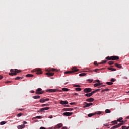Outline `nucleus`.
<instances>
[{
    "mask_svg": "<svg viewBox=\"0 0 129 129\" xmlns=\"http://www.w3.org/2000/svg\"><path fill=\"white\" fill-rule=\"evenodd\" d=\"M86 101H87V102H93V101H94V99L92 98H90L89 99H87L86 100Z\"/></svg>",
    "mask_w": 129,
    "mask_h": 129,
    "instance_id": "obj_13",
    "label": "nucleus"
},
{
    "mask_svg": "<svg viewBox=\"0 0 129 129\" xmlns=\"http://www.w3.org/2000/svg\"><path fill=\"white\" fill-rule=\"evenodd\" d=\"M95 92H96L95 91H95H93L91 93V94H92V95H93V94L94 93H95Z\"/></svg>",
    "mask_w": 129,
    "mask_h": 129,
    "instance_id": "obj_48",
    "label": "nucleus"
},
{
    "mask_svg": "<svg viewBox=\"0 0 129 129\" xmlns=\"http://www.w3.org/2000/svg\"><path fill=\"white\" fill-rule=\"evenodd\" d=\"M73 87H80L81 86L80 85H74Z\"/></svg>",
    "mask_w": 129,
    "mask_h": 129,
    "instance_id": "obj_38",
    "label": "nucleus"
},
{
    "mask_svg": "<svg viewBox=\"0 0 129 129\" xmlns=\"http://www.w3.org/2000/svg\"><path fill=\"white\" fill-rule=\"evenodd\" d=\"M26 77H33V76H34V75H33V74H28L27 75H26Z\"/></svg>",
    "mask_w": 129,
    "mask_h": 129,
    "instance_id": "obj_27",
    "label": "nucleus"
},
{
    "mask_svg": "<svg viewBox=\"0 0 129 129\" xmlns=\"http://www.w3.org/2000/svg\"><path fill=\"white\" fill-rule=\"evenodd\" d=\"M26 126L24 124L21 125H18L17 126L18 129H22L24 128Z\"/></svg>",
    "mask_w": 129,
    "mask_h": 129,
    "instance_id": "obj_15",
    "label": "nucleus"
},
{
    "mask_svg": "<svg viewBox=\"0 0 129 129\" xmlns=\"http://www.w3.org/2000/svg\"><path fill=\"white\" fill-rule=\"evenodd\" d=\"M74 95L77 96V95H78V93H75L74 94Z\"/></svg>",
    "mask_w": 129,
    "mask_h": 129,
    "instance_id": "obj_63",
    "label": "nucleus"
},
{
    "mask_svg": "<svg viewBox=\"0 0 129 129\" xmlns=\"http://www.w3.org/2000/svg\"><path fill=\"white\" fill-rule=\"evenodd\" d=\"M110 110L107 109L105 110V113H110Z\"/></svg>",
    "mask_w": 129,
    "mask_h": 129,
    "instance_id": "obj_29",
    "label": "nucleus"
},
{
    "mask_svg": "<svg viewBox=\"0 0 129 129\" xmlns=\"http://www.w3.org/2000/svg\"><path fill=\"white\" fill-rule=\"evenodd\" d=\"M62 126H63V124L62 123H59V124L55 125V126L54 127V128L55 129L61 128V127H62Z\"/></svg>",
    "mask_w": 129,
    "mask_h": 129,
    "instance_id": "obj_10",
    "label": "nucleus"
},
{
    "mask_svg": "<svg viewBox=\"0 0 129 129\" xmlns=\"http://www.w3.org/2000/svg\"><path fill=\"white\" fill-rule=\"evenodd\" d=\"M63 110H64V111H72L73 108H64Z\"/></svg>",
    "mask_w": 129,
    "mask_h": 129,
    "instance_id": "obj_16",
    "label": "nucleus"
},
{
    "mask_svg": "<svg viewBox=\"0 0 129 129\" xmlns=\"http://www.w3.org/2000/svg\"><path fill=\"white\" fill-rule=\"evenodd\" d=\"M37 112H43V110L42 108L40 109L39 110L37 111Z\"/></svg>",
    "mask_w": 129,
    "mask_h": 129,
    "instance_id": "obj_45",
    "label": "nucleus"
},
{
    "mask_svg": "<svg viewBox=\"0 0 129 129\" xmlns=\"http://www.w3.org/2000/svg\"><path fill=\"white\" fill-rule=\"evenodd\" d=\"M121 125H123V123H121L118 124V126L119 127H120V126H121Z\"/></svg>",
    "mask_w": 129,
    "mask_h": 129,
    "instance_id": "obj_42",
    "label": "nucleus"
},
{
    "mask_svg": "<svg viewBox=\"0 0 129 129\" xmlns=\"http://www.w3.org/2000/svg\"><path fill=\"white\" fill-rule=\"evenodd\" d=\"M94 65H98V64L97 63V62L95 61L94 63Z\"/></svg>",
    "mask_w": 129,
    "mask_h": 129,
    "instance_id": "obj_57",
    "label": "nucleus"
},
{
    "mask_svg": "<svg viewBox=\"0 0 129 129\" xmlns=\"http://www.w3.org/2000/svg\"><path fill=\"white\" fill-rule=\"evenodd\" d=\"M99 70H100V69H95L93 70V71H95V72H97V71H98Z\"/></svg>",
    "mask_w": 129,
    "mask_h": 129,
    "instance_id": "obj_50",
    "label": "nucleus"
},
{
    "mask_svg": "<svg viewBox=\"0 0 129 129\" xmlns=\"http://www.w3.org/2000/svg\"><path fill=\"white\" fill-rule=\"evenodd\" d=\"M93 115H95V113H90L88 115V117H91V116H93Z\"/></svg>",
    "mask_w": 129,
    "mask_h": 129,
    "instance_id": "obj_25",
    "label": "nucleus"
},
{
    "mask_svg": "<svg viewBox=\"0 0 129 129\" xmlns=\"http://www.w3.org/2000/svg\"><path fill=\"white\" fill-rule=\"evenodd\" d=\"M24 77H17L16 78H15V80H19L20 79H23Z\"/></svg>",
    "mask_w": 129,
    "mask_h": 129,
    "instance_id": "obj_24",
    "label": "nucleus"
},
{
    "mask_svg": "<svg viewBox=\"0 0 129 129\" xmlns=\"http://www.w3.org/2000/svg\"><path fill=\"white\" fill-rule=\"evenodd\" d=\"M101 113V112H100V111H98V112L96 113V114H98V115L100 114Z\"/></svg>",
    "mask_w": 129,
    "mask_h": 129,
    "instance_id": "obj_54",
    "label": "nucleus"
},
{
    "mask_svg": "<svg viewBox=\"0 0 129 129\" xmlns=\"http://www.w3.org/2000/svg\"><path fill=\"white\" fill-rule=\"evenodd\" d=\"M105 126H108V124H104Z\"/></svg>",
    "mask_w": 129,
    "mask_h": 129,
    "instance_id": "obj_62",
    "label": "nucleus"
},
{
    "mask_svg": "<svg viewBox=\"0 0 129 129\" xmlns=\"http://www.w3.org/2000/svg\"><path fill=\"white\" fill-rule=\"evenodd\" d=\"M79 70L77 69V68L75 67H73L72 68V71H67L65 72V74H72V73H74V72H77V71H79Z\"/></svg>",
    "mask_w": 129,
    "mask_h": 129,
    "instance_id": "obj_2",
    "label": "nucleus"
},
{
    "mask_svg": "<svg viewBox=\"0 0 129 129\" xmlns=\"http://www.w3.org/2000/svg\"><path fill=\"white\" fill-rule=\"evenodd\" d=\"M115 66H116V67H117V68H121L122 67L121 65L118 63H115Z\"/></svg>",
    "mask_w": 129,
    "mask_h": 129,
    "instance_id": "obj_23",
    "label": "nucleus"
},
{
    "mask_svg": "<svg viewBox=\"0 0 129 129\" xmlns=\"http://www.w3.org/2000/svg\"><path fill=\"white\" fill-rule=\"evenodd\" d=\"M106 84H107L108 85H112L113 84V83L111 82H106Z\"/></svg>",
    "mask_w": 129,
    "mask_h": 129,
    "instance_id": "obj_28",
    "label": "nucleus"
},
{
    "mask_svg": "<svg viewBox=\"0 0 129 129\" xmlns=\"http://www.w3.org/2000/svg\"><path fill=\"white\" fill-rule=\"evenodd\" d=\"M118 127H119L118 126V125H115V126H113V127H112L111 129L118 128Z\"/></svg>",
    "mask_w": 129,
    "mask_h": 129,
    "instance_id": "obj_26",
    "label": "nucleus"
},
{
    "mask_svg": "<svg viewBox=\"0 0 129 129\" xmlns=\"http://www.w3.org/2000/svg\"><path fill=\"white\" fill-rule=\"evenodd\" d=\"M106 60H108V61H110V60H111V57H109V56L106 57Z\"/></svg>",
    "mask_w": 129,
    "mask_h": 129,
    "instance_id": "obj_31",
    "label": "nucleus"
},
{
    "mask_svg": "<svg viewBox=\"0 0 129 129\" xmlns=\"http://www.w3.org/2000/svg\"><path fill=\"white\" fill-rule=\"evenodd\" d=\"M62 129H67V127H63L62 128Z\"/></svg>",
    "mask_w": 129,
    "mask_h": 129,
    "instance_id": "obj_64",
    "label": "nucleus"
},
{
    "mask_svg": "<svg viewBox=\"0 0 129 129\" xmlns=\"http://www.w3.org/2000/svg\"><path fill=\"white\" fill-rule=\"evenodd\" d=\"M59 90L57 89H48L46 90V92H56V91H58Z\"/></svg>",
    "mask_w": 129,
    "mask_h": 129,
    "instance_id": "obj_6",
    "label": "nucleus"
},
{
    "mask_svg": "<svg viewBox=\"0 0 129 129\" xmlns=\"http://www.w3.org/2000/svg\"><path fill=\"white\" fill-rule=\"evenodd\" d=\"M99 90H100V89H97L95 90V91H96V92H97V91H99Z\"/></svg>",
    "mask_w": 129,
    "mask_h": 129,
    "instance_id": "obj_55",
    "label": "nucleus"
},
{
    "mask_svg": "<svg viewBox=\"0 0 129 129\" xmlns=\"http://www.w3.org/2000/svg\"><path fill=\"white\" fill-rule=\"evenodd\" d=\"M111 81L112 82H114V81H115V79H111Z\"/></svg>",
    "mask_w": 129,
    "mask_h": 129,
    "instance_id": "obj_49",
    "label": "nucleus"
},
{
    "mask_svg": "<svg viewBox=\"0 0 129 129\" xmlns=\"http://www.w3.org/2000/svg\"><path fill=\"white\" fill-rule=\"evenodd\" d=\"M112 123H113V124H117V121L115 120V121H113L111 122Z\"/></svg>",
    "mask_w": 129,
    "mask_h": 129,
    "instance_id": "obj_36",
    "label": "nucleus"
},
{
    "mask_svg": "<svg viewBox=\"0 0 129 129\" xmlns=\"http://www.w3.org/2000/svg\"><path fill=\"white\" fill-rule=\"evenodd\" d=\"M126 126H122V129H126Z\"/></svg>",
    "mask_w": 129,
    "mask_h": 129,
    "instance_id": "obj_53",
    "label": "nucleus"
},
{
    "mask_svg": "<svg viewBox=\"0 0 129 129\" xmlns=\"http://www.w3.org/2000/svg\"><path fill=\"white\" fill-rule=\"evenodd\" d=\"M5 83H11V81H7V82H6Z\"/></svg>",
    "mask_w": 129,
    "mask_h": 129,
    "instance_id": "obj_61",
    "label": "nucleus"
},
{
    "mask_svg": "<svg viewBox=\"0 0 129 129\" xmlns=\"http://www.w3.org/2000/svg\"><path fill=\"white\" fill-rule=\"evenodd\" d=\"M40 129H46V128L44 127H41L40 128Z\"/></svg>",
    "mask_w": 129,
    "mask_h": 129,
    "instance_id": "obj_60",
    "label": "nucleus"
},
{
    "mask_svg": "<svg viewBox=\"0 0 129 129\" xmlns=\"http://www.w3.org/2000/svg\"><path fill=\"white\" fill-rule=\"evenodd\" d=\"M23 124L25 125V124H27V122L26 121H24L23 122Z\"/></svg>",
    "mask_w": 129,
    "mask_h": 129,
    "instance_id": "obj_58",
    "label": "nucleus"
},
{
    "mask_svg": "<svg viewBox=\"0 0 129 129\" xmlns=\"http://www.w3.org/2000/svg\"><path fill=\"white\" fill-rule=\"evenodd\" d=\"M101 84H102L100 83H96V84H94V87H97V86H100Z\"/></svg>",
    "mask_w": 129,
    "mask_h": 129,
    "instance_id": "obj_18",
    "label": "nucleus"
},
{
    "mask_svg": "<svg viewBox=\"0 0 129 129\" xmlns=\"http://www.w3.org/2000/svg\"><path fill=\"white\" fill-rule=\"evenodd\" d=\"M48 118H50V119H52L53 118V115H51L49 116Z\"/></svg>",
    "mask_w": 129,
    "mask_h": 129,
    "instance_id": "obj_52",
    "label": "nucleus"
},
{
    "mask_svg": "<svg viewBox=\"0 0 129 129\" xmlns=\"http://www.w3.org/2000/svg\"><path fill=\"white\" fill-rule=\"evenodd\" d=\"M122 119H123V118H122V117H120L119 118H118L117 119V121H118L119 122H121V120H122Z\"/></svg>",
    "mask_w": 129,
    "mask_h": 129,
    "instance_id": "obj_34",
    "label": "nucleus"
},
{
    "mask_svg": "<svg viewBox=\"0 0 129 129\" xmlns=\"http://www.w3.org/2000/svg\"><path fill=\"white\" fill-rule=\"evenodd\" d=\"M86 75V73H81L79 74V76H85Z\"/></svg>",
    "mask_w": 129,
    "mask_h": 129,
    "instance_id": "obj_32",
    "label": "nucleus"
},
{
    "mask_svg": "<svg viewBox=\"0 0 129 129\" xmlns=\"http://www.w3.org/2000/svg\"><path fill=\"white\" fill-rule=\"evenodd\" d=\"M111 59L112 61H115V60H118V59H119V57L117 56H111Z\"/></svg>",
    "mask_w": 129,
    "mask_h": 129,
    "instance_id": "obj_8",
    "label": "nucleus"
},
{
    "mask_svg": "<svg viewBox=\"0 0 129 129\" xmlns=\"http://www.w3.org/2000/svg\"><path fill=\"white\" fill-rule=\"evenodd\" d=\"M62 90L63 91H68V90H69V89H67V88H63L62 89Z\"/></svg>",
    "mask_w": 129,
    "mask_h": 129,
    "instance_id": "obj_35",
    "label": "nucleus"
},
{
    "mask_svg": "<svg viewBox=\"0 0 129 129\" xmlns=\"http://www.w3.org/2000/svg\"><path fill=\"white\" fill-rule=\"evenodd\" d=\"M108 70H111V71H116V69L110 67V68H108Z\"/></svg>",
    "mask_w": 129,
    "mask_h": 129,
    "instance_id": "obj_21",
    "label": "nucleus"
},
{
    "mask_svg": "<svg viewBox=\"0 0 129 129\" xmlns=\"http://www.w3.org/2000/svg\"><path fill=\"white\" fill-rule=\"evenodd\" d=\"M95 82H97L98 83H100V81L99 80H96Z\"/></svg>",
    "mask_w": 129,
    "mask_h": 129,
    "instance_id": "obj_47",
    "label": "nucleus"
},
{
    "mask_svg": "<svg viewBox=\"0 0 129 129\" xmlns=\"http://www.w3.org/2000/svg\"><path fill=\"white\" fill-rule=\"evenodd\" d=\"M60 104H62V105H64V104H68V101H61L60 102Z\"/></svg>",
    "mask_w": 129,
    "mask_h": 129,
    "instance_id": "obj_14",
    "label": "nucleus"
},
{
    "mask_svg": "<svg viewBox=\"0 0 129 129\" xmlns=\"http://www.w3.org/2000/svg\"><path fill=\"white\" fill-rule=\"evenodd\" d=\"M43 117L41 116H37L33 117V119H37V118H38V119H41Z\"/></svg>",
    "mask_w": 129,
    "mask_h": 129,
    "instance_id": "obj_19",
    "label": "nucleus"
},
{
    "mask_svg": "<svg viewBox=\"0 0 129 129\" xmlns=\"http://www.w3.org/2000/svg\"><path fill=\"white\" fill-rule=\"evenodd\" d=\"M41 106H42V107H45V106H49V104H43L41 105Z\"/></svg>",
    "mask_w": 129,
    "mask_h": 129,
    "instance_id": "obj_33",
    "label": "nucleus"
},
{
    "mask_svg": "<svg viewBox=\"0 0 129 129\" xmlns=\"http://www.w3.org/2000/svg\"><path fill=\"white\" fill-rule=\"evenodd\" d=\"M40 102H41V103H44V102H45V99H41L39 100Z\"/></svg>",
    "mask_w": 129,
    "mask_h": 129,
    "instance_id": "obj_30",
    "label": "nucleus"
},
{
    "mask_svg": "<svg viewBox=\"0 0 129 129\" xmlns=\"http://www.w3.org/2000/svg\"><path fill=\"white\" fill-rule=\"evenodd\" d=\"M70 105H74L76 104V103H75V102L70 103Z\"/></svg>",
    "mask_w": 129,
    "mask_h": 129,
    "instance_id": "obj_46",
    "label": "nucleus"
},
{
    "mask_svg": "<svg viewBox=\"0 0 129 129\" xmlns=\"http://www.w3.org/2000/svg\"><path fill=\"white\" fill-rule=\"evenodd\" d=\"M42 109V111H45V110H49L50 109V107H47L41 108Z\"/></svg>",
    "mask_w": 129,
    "mask_h": 129,
    "instance_id": "obj_20",
    "label": "nucleus"
},
{
    "mask_svg": "<svg viewBox=\"0 0 129 129\" xmlns=\"http://www.w3.org/2000/svg\"><path fill=\"white\" fill-rule=\"evenodd\" d=\"M106 62H107V60H104L101 62V64H105Z\"/></svg>",
    "mask_w": 129,
    "mask_h": 129,
    "instance_id": "obj_43",
    "label": "nucleus"
},
{
    "mask_svg": "<svg viewBox=\"0 0 129 129\" xmlns=\"http://www.w3.org/2000/svg\"><path fill=\"white\" fill-rule=\"evenodd\" d=\"M1 125H4V124H6V122L5 121H2L1 122Z\"/></svg>",
    "mask_w": 129,
    "mask_h": 129,
    "instance_id": "obj_44",
    "label": "nucleus"
},
{
    "mask_svg": "<svg viewBox=\"0 0 129 129\" xmlns=\"http://www.w3.org/2000/svg\"><path fill=\"white\" fill-rule=\"evenodd\" d=\"M120 122L124 124V123H125V121H121V122Z\"/></svg>",
    "mask_w": 129,
    "mask_h": 129,
    "instance_id": "obj_56",
    "label": "nucleus"
},
{
    "mask_svg": "<svg viewBox=\"0 0 129 129\" xmlns=\"http://www.w3.org/2000/svg\"><path fill=\"white\" fill-rule=\"evenodd\" d=\"M108 64L109 65H113V61H109Z\"/></svg>",
    "mask_w": 129,
    "mask_h": 129,
    "instance_id": "obj_41",
    "label": "nucleus"
},
{
    "mask_svg": "<svg viewBox=\"0 0 129 129\" xmlns=\"http://www.w3.org/2000/svg\"><path fill=\"white\" fill-rule=\"evenodd\" d=\"M75 90H76V91H81V88H75Z\"/></svg>",
    "mask_w": 129,
    "mask_h": 129,
    "instance_id": "obj_37",
    "label": "nucleus"
},
{
    "mask_svg": "<svg viewBox=\"0 0 129 129\" xmlns=\"http://www.w3.org/2000/svg\"><path fill=\"white\" fill-rule=\"evenodd\" d=\"M33 98H34V99H39V98H41V96H33Z\"/></svg>",
    "mask_w": 129,
    "mask_h": 129,
    "instance_id": "obj_17",
    "label": "nucleus"
},
{
    "mask_svg": "<svg viewBox=\"0 0 129 129\" xmlns=\"http://www.w3.org/2000/svg\"><path fill=\"white\" fill-rule=\"evenodd\" d=\"M54 73L53 72H47L46 73V75L48 77H50L51 76H53L54 75Z\"/></svg>",
    "mask_w": 129,
    "mask_h": 129,
    "instance_id": "obj_12",
    "label": "nucleus"
},
{
    "mask_svg": "<svg viewBox=\"0 0 129 129\" xmlns=\"http://www.w3.org/2000/svg\"><path fill=\"white\" fill-rule=\"evenodd\" d=\"M84 106L83 108H86V107H89V106H91V105H93V103H88L87 102H84Z\"/></svg>",
    "mask_w": 129,
    "mask_h": 129,
    "instance_id": "obj_4",
    "label": "nucleus"
},
{
    "mask_svg": "<svg viewBox=\"0 0 129 129\" xmlns=\"http://www.w3.org/2000/svg\"><path fill=\"white\" fill-rule=\"evenodd\" d=\"M22 115H23V114L22 113H19L17 115V116L18 117H20L21 116H22Z\"/></svg>",
    "mask_w": 129,
    "mask_h": 129,
    "instance_id": "obj_39",
    "label": "nucleus"
},
{
    "mask_svg": "<svg viewBox=\"0 0 129 129\" xmlns=\"http://www.w3.org/2000/svg\"><path fill=\"white\" fill-rule=\"evenodd\" d=\"M45 91H42V89L41 88H38L36 90V94L37 95H40V94H43V93H44Z\"/></svg>",
    "mask_w": 129,
    "mask_h": 129,
    "instance_id": "obj_3",
    "label": "nucleus"
},
{
    "mask_svg": "<svg viewBox=\"0 0 129 129\" xmlns=\"http://www.w3.org/2000/svg\"><path fill=\"white\" fill-rule=\"evenodd\" d=\"M34 71L35 72L36 74H42L43 73L41 69H36L34 70Z\"/></svg>",
    "mask_w": 129,
    "mask_h": 129,
    "instance_id": "obj_5",
    "label": "nucleus"
},
{
    "mask_svg": "<svg viewBox=\"0 0 129 129\" xmlns=\"http://www.w3.org/2000/svg\"><path fill=\"white\" fill-rule=\"evenodd\" d=\"M44 100H45V102H46V101H49V100H50V99L47 98V99H44Z\"/></svg>",
    "mask_w": 129,
    "mask_h": 129,
    "instance_id": "obj_51",
    "label": "nucleus"
},
{
    "mask_svg": "<svg viewBox=\"0 0 129 129\" xmlns=\"http://www.w3.org/2000/svg\"><path fill=\"white\" fill-rule=\"evenodd\" d=\"M92 89L91 88H85L84 90V92H85L86 93H88V92H91V91Z\"/></svg>",
    "mask_w": 129,
    "mask_h": 129,
    "instance_id": "obj_9",
    "label": "nucleus"
},
{
    "mask_svg": "<svg viewBox=\"0 0 129 129\" xmlns=\"http://www.w3.org/2000/svg\"><path fill=\"white\" fill-rule=\"evenodd\" d=\"M73 114V112H64L63 113V115L64 116H71Z\"/></svg>",
    "mask_w": 129,
    "mask_h": 129,
    "instance_id": "obj_7",
    "label": "nucleus"
},
{
    "mask_svg": "<svg viewBox=\"0 0 129 129\" xmlns=\"http://www.w3.org/2000/svg\"><path fill=\"white\" fill-rule=\"evenodd\" d=\"M87 81H88V82H89L90 83H91V82H92V81H93V80L88 79V80H87Z\"/></svg>",
    "mask_w": 129,
    "mask_h": 129,
    "instance_id": "obj_40",
    "label": "nucleus"
},
{
    "mask_svg": "<svg viewBox=\"0 0 129 129\" xmlns=\"http://www.w3.org/2000/svg\"><path fill=\"white\" fill-rule=\"evenodd\" d=\"M85 96H87V97H90V96H92V94H91V93L86 94Z\"/></svg>",
    "mask_w": 129,
    "mask_h": 129,
    "instance_id": "obj_22",
    "label": "nucleus"
},
{
    "mask_svg": "<svg viewBox=\"0 0 129 129\" xmlns=\"http://www.w3.org/2000/svg\"><path fill=\"white\" fill-rule=\"evenodd\" d=\"M10 71L11 72V73H9V75H11L12 76L14 75H17V73H20V72H21V70H18L17 69H11Z\"/></svg>",
    "mask_w": 129,
    "mask_h": 129,
    "instance_id": "obj_1",
    "label": "nucleus"
},
{
    "mask_svg": "<svg viewBox=\"0 0 129 129\" xmlns=\"http://www.w3.org/2000/svg\"><path fill=\"white\" fill-rule=\"evenodd\" d=\"M108 90H109V89L108 88L105 89V91H108Z\"/></svg>",
    "mask_w": 129,
    "mask_h": 129,
    "instance_id": "obj_59",
    "label": "nucleus"
},
{
    "mask_svg": "<svg viewBox=\"0 0 129 129\" xmlns=\"http://www.w3.org/2000/svg\"><path fill=\"white\" fill-rule=\"evenodd\" d=\"M46 71L48 72H54V71H56V69L54 68H49V69L46 70Z\"/></svg>",
    "mask_w": 129,
    "mask_h": 129,
    "instance_id": "obj_11",
    "label": "nucleus"
}]
</instances>
